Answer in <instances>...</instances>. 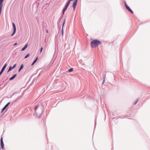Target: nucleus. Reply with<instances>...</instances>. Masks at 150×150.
Masks as SVG:
<instances>
[{
    "label": "nucleus",
    "mask_w": 150,
    "mask_h": 150,
    "mask_svg": "<svg viewBox=\"0 0 150 150\" xmlns=\"http://www.w3.org/2000/svg\"><path fill=\"white\" fill-rule=\"evenodd\" d=\"M101 43V41L97 39H95L92 41L91 43V45L92 48L96 47L100 45Z\"/></svg>",
    "instance_id": "f257e3e1"
},
{
    "label": "nucleus",
    "mask_w": 150,
    "mask_h": 150,
    "mask_svg": "<svg viewBox=\"0 0 150 150\" xmlns=\"http://www.w3.org/2000/svg\"><path fill=\"white\" fill-rule=\"evenodd\" d=\"M7 66V63H5L2 67L1 71H0V76L2 74Z\"/></svg>",
    "instance_id": "f03ea898"
},
{
    "label": "nucleus",
    "mask_w": 150,
    "mask_h": 150,
    "mask_svg": "<svg viewBox=\"0 0 150 150\" xmlns=\"http://www.w3.org/2000/svg\"><path fill=\"white\" fill-rule=\"evenodd\" d=\"M10 103V102H9L6 105H5L2 109L1 112V113L6 108Z\"/></svg>",
    "instance_id": "7ed1b4c3"
},
{
    "label": "nucleus",
    "mask_w": 150,
    "mask_h": 150,
    "mask_svg": "<svg viewBox=\"0 0 150 150\" xmlns=\"http://www.w3.org/2000/svg\"><path fill=\"white\" fill-rule=\"evenodd\" d=\"M28 44H26L24 46V47L22 48V49L21 50V51H23L24 50L28 47Z\"/></svg>",
    "instance_id": "20e7f679"
},
{
    "label": "nucleus",
    "mask_w": 150,
    "mask_h": 150,
    "mask_svg": "<svg viewBox=\"0 0 150 150\" xmlns=\"http://www.w3.org/2000/svg\"><path fill=\"white\" fill-rule=\"evenodd\" d=\"M17 74H14L13 76H12L11 77H10L9 78V80L10 81L12 80L15 78V77L17 76Z\"/></svg>",
    "instance_id": "39448f33"
},
{
    "label": "nucleus",
    "mask_w": 150,
    "mask_h": 150,
    "mask_svg": "<svg viewBox=\"0 0 150 150\" xmlns=\"http://www.w3.org/2000/svg\"><path fill=\"white\" fill-rule=\"evenodd\" d=\"M126 8L131 13H133V12L129 6L128 7L127 6V7Z\"/></svg>",
    "instance_id": "423d86ee"
},
{
    "label": "nucleus",
    "mask_w": 150,
    "mask_h": 150,
    "mask_svg": "<svg viewBox=\"0 0 150 150\" xmlns=\"http://www.w3.org/2000/svg\"><path fill=\"white\" fill-rule=\"evenodd\" d=\"M3 1H1L0 0V10H2V6H3V4L2 3Z\"/></svg>",
    "instance_id": "0eeeda50"
},
{
    "label": "nucleus",
    "mask_w": 150,
    "mask_h": 150,
    "mask_svg": "<svg viewBox=\"0 0 150 150\" xmlns=\"http://www.w3.org/2000/svg\"><path fill=\"white\" fill-rule=\"evenodd\" d=\"M38 57H37L35 59V60L33 61V62L31 64V66H33V65L37 61V60H38Z\"/></svg>",
    "instance_id": "6e6552de"
},
{
    "label": "nucleus",
    "mask_w": 150,
    "mask_h": 150,
    "mask_svg": "<svg viewBox=\"0 0 150 150\" xmlns=\"http://www.w3.org/2000/svg\"><path fill=\"white\" fill-rule=\"evenodd\" d=\"M77 4H75L74 3H73L72 5V7L73 8V10L74 11L75 10L76 7V6Z\"/></svg>",
    "instance_id": "1a4fd4ad"
},
{
    "label": "nucleus",
    "mask_w": 150,
    "mask_h": 150,
    "mask_svg": "<svg viewBox=\"0 0 150 150\" xmlns=\"http://www.w3.org/2000/svg\"><path fill=\"white\" fill-rule=\"evenodd\" d=\"M73 0H68L66 4L69 6L71 1H73Z\"/></svg>",
    "instance_id": "9d476101"
},
{
    "label": "nucleus",
    "mask_w": 150,
    "mask_h": 150,
    "mask_svg": "<svg viewBox=\"0 0 150 150\" xmlns=\"http://www.w3.org/2000/svg\"><path fill=\"white\" fill-rule=\"evenodd\" d=\"M73 0H68L66 4L69 6L71 1H73Z\"/></svg>",
    "instance_id": "9b49d317"
},
{
    "label": "nucleus",
    "mask_w": 150,
    "mask_h": 150,
    "mask_svg": "<svg viewBox=\"0 0 150 150\" xmlns=\"http://www.w3.org/2000/svg\"><path fill=\"white\" fill-rule=\"evenodd\" d=\"M16 31V29H13V32L11 35V36H13L15 34Z\"/></svg>",
    "instance_id": "f8f14e48"
},
{
    "label": "nucleus",
    "mask_w": 150,
    "mask_h": 150,
    "mask_svg": "<svg viewBox=\"0 0 150 150\" xmlns=\"http://www.w3.org/2000/svg\"><path fill=\"white\" fill-rule=\"evenodd\" d=\"M13 69V68L11 66H10L8 70L7 71V72H8L10 71H11L12 69Z\"/></svg>",
    "instance_id": "ddd939ff"
},
{
    "label": "nucleus",
    "mask_w": 150,
    "mask_h": 150,
    "mask_svg": "<svg viewBox=\"0 0 150 150\" xmlns=\"http://www.w3.org/2000/svg\"><path fill=\"white\" fill-rule=\"evenodd\" d=\"M38 107V105H35V106L34 107V110H35V112L36 113V114L37 113H36V111Z\"/></svg>",
    "instance_id": "4468645a"
},
{
    "label": "nucleus",
    "mask_w": 150,
    "mask_h": 150,
    "mask_svg": "<svg viewBox=\"0 0 150 150\" xmlns=\"http://www.w3.org/2000/svg\"><path fill=\"white\" fill-rule=\"evenodd\" d=\"M3 37H4V38H8L9 37V35H7V34H6L4 35Z\"/></svg>",
    "instance_id": "2eb2a0df"
},
{
    "label": "nucleus",
    "mask_w": 150,
    "mask_h": 150,
    "mask_svg": "<svg viewBox=\"0 0 150 150\" xmlns=\"http://www.w3.org/2000/svg\"><path fill=\"white\" fill-rule=\"evenodd\" d=\"M12 24L13 26V29H16V26L14 23H12Z\"/></svg>",
    "instance_id": "dca6fc26"
},
{
    "label": "nucleus",
    "mask_w": 150,
    "mask_h": 150,
    "mask_svg": "<svg viewBox=\"0 0 150 150\" xmlns=\"http://www.w3.org/2000/svg\"><path fill=\"white\" fill-rule=\"evenodd\" d=\"M55 59V58L53 59V58L51 60L50 63V64H52V65L53 64L54 61Z\"/></svg>",
    "instance_id": "f3484780"
},
{
    "label": "nucleus",
    "mask_w": 150,
    "mask_h": 150,
    "mask_svg": "<svg viewBox=\"0 0 150 150\" xmlns=\"http://www.w3.org/2000/svg\"><path fill=\"white\" fill-rule=\"evenodd\" d=\"M73 68H71L68 70V71L69 72H71L73 71Z\"/></svg>",
    "instance_id": "a211bd4d"
},
{
    "label": "nucleus",
    "mask_w": 150,
    "mask_h": 150,
    "mask_svg": "<svg viewBox=\"0 0 150 150\" xmlns=\"http://www.w3.org/2000/svg\"><path fill=\"white\" fill-rule=\"evenodd\" d=\"M1 148L2 149H3L4 148V144H1Z\"/></svg>",
    "instance_id": "6ab92c4d"
},
{
    "label": "nucleus",
    "mask_w": 150,
    "mask_h": 150,
    "mask_svg": "<svg viewBox=\"0 0 150 150\" xmlns=\"http://www.w3.org/2000/svg\"><path fill=\"white\" fill-rule=\"evenodd\" d=\"M106 78L105 76H104L103 77V81H102V84H103L104 83V82L105 81V78Z\"/></svg>",
    "instance_id": "aec40b11"
},
{
    "label": "nucleus",
    "mask_w": 150,
    "mask_h": 150,
    "mask_svg": "<svg viewBox=\"0 0 150 150\" xmlns=\"http://www.w3.org/2000/svg\"><path fill=\"white\" fill-rule=\"evenodd\" d=\"M138 100H139V99L138 98L137 99V100H136L135 101V102L134 103V105H136V104L138 102Z\"/></svg>",
    "instance_id": "412c9836"
},
{
    "label": "nucleus",
    "mask_w": 150,
    "mask_h": 150,
    "mask_svg": "<svg viewBox=\"0 0 150 150\" xmlns=\"http://www.w3.org/2000/svg\"><path fill=\"white\" fill-rule=\"evenodd\" d=\"M65 22H66V20H65V19H64V22H63V24H62V28H63V26L65 23Z\"/></svg>",
    "instance_id": "4be33fe9"
},
{
    "label": "nucleus",
    "mask_w": 150,
    "mask_h": 150,
    "mask_svg": "<svg viewBox=\"0 0 150 150\" xmlns=\"http://www.w3.org/2000/svg\"><path fill=\"white\" fill-rule=\"evenodd\" d=\"M0 141H1V144L4 143V142H3V138L2 137L1 138Z\"/></svg>",
    "instance_id": "5701e85b"
},
{
    "label": "nucleus",
    "mask_w": 150,
    "mask_h": 150,
    "mask_svg": "<svg viewBox=\"0 0 150 150\" xmlns=\"http://www.w3.org/2000/svg\"><path fill=\"white\" fill-rule=\"evenodd\" d=\"M23 64H22L21 65V66L20 67V68H19L20 69H22L23 68Z\"/></svg>",
    "instance_id": "b1692460"
},
{
    "label": "nucleus",
    "mask_w": 150,
    "mask_h": 150,
    "mask_svg": "<svg viewBox=\"0 0 150 150\" xmlns=\"http://www.w3.org/2000/svg\"><path fill=\"white\" fill-rule=\"evenodd\" d=\"M30 55L29 54H28L24 57L25 59H26Z\"/></svg>",
    "instance_id": "393cba45"
},
{
    "label": "nucleus",
    "mask_w": 150,
    "mask_h": 150,
    "mask_svg": "<svg viewBox=\"0 0 150 150\" xmlns=\"http://www.w3.org/2000/svg\"><path fill=\"white\" fill-rule=\"evenodd\" d=\"M78 1V0H75L73 3L77 4Z\"/></svg>",
    "instance_id": "a878e982"
},
{
    "label": "nucleus",
    "mask_w": 150,
    "mask_h": 150,
    "mask_svg": "<svg viewBox=\"0 0 150 150\" xmlns=\"http://www.w3.org/2000/svg\"><path fill=\"white\" fill-rule=\"evenodd\" d=\"M67 8L64 7L63 9V11H65Z\"/></svg>",
    "instance_id": "bb28decb"
},
{
    "label": "nucleus",
    "mask_w": 150,
    "mask_h": 150,
    "mask_svg": "<svg viewBox=\"0 0 150 150\" xmlns=\"http://www.w3.org/2000/svg\"><path fill=\"white\" fill-rule=\"evenodd\" d=\"M42 50H43V47H41L40 50V53H41L42 52Z\"/></svg>",
    "instance_id": "cd10ccee"
},
{
    "label": "nucleus",
    "mask_w": 150,
    "mask_h": 150,
    "mask_svg": "<svg viewBox=\"0 0 150 150\" xmlns=\"http://www.w3.org/2000/svg\"><path fill=\"white\" fill-rule=\"evenodd\" d=\"M125 6L126 8L127 7H127L128 6L127 5V4L126 3L125 1Z\"/></svg>",
    "instance_id": "c85d7f7f"
},
{
    "label": "nucleus",
    "mask_w": 150,
    "mask_h": 150,
    "mask_svg": "<svg viewBox=\"0 0 150 150\" xmlns=\"http://www.w3.org/2000/svg\"><path fill=\"white\" fill-rule=\"evenodd\" d=\"M62 37L63 36V28H62Z\"/></svg>",
    "instance_id": "c756f323"
},
{
    "label": "nucleus",
    "mask_w": 150,
    "mask_h": 150,
    "mask_svg": "<svg viewBox=\"0 0 150 150\" xmlns=\"http://www.w3.org/2000/svg\"><path fill=\"white\" fill-rule=\"evenodd\" d=\"M62 17H63V15H62V16L60 17L59 18V21H60V20H61V19H62Z\"/></svg>",
    "instance_id": "7c9ffc66"
},
{
    "label": "nucleus",
    "mask_w": 150,
    "mask_h": 150,
    "mask_svg": "<svg viewBox=\"0 0 150 150\" xmlns=\"http://www.w3.org/2000/svg\"><path fill=\"white\" fill-rule=\"evenodd\" d=\"M16 64H15L13 65V67H12L13 68V69H14V68L15 67H16Z\"/></svg>",
    "instance_id": "2f4dec72"
},
{
    "label": "nucleus",
    "mask_w": 150,
    "mask_h": 150,
    "mask_svg": "<svg viewBox=\"0 0 150 150\" xmlns=\"http://www.w3.org/2000/svg\"><path fill=\"white\" fill-rule=\"evenodd\" d=\"M69 6L67 5H66V4H65V6H64V7H66V8H68V7Z\"/></svg>",
    "instance_id": "473e14b6"
},
{
    "label": "nucleus",
    "mask_w": 150,
    "mask_h": 150,
    "mask_svg": "<svg viewBox=\"0 0 150 150\" xmlns=\"http://www.w3.org/2000/svg\"><path fill=\"white\" fill-rule=\"evenodd\" d=\"M65 11H64L62 10V15L63 16V15L64 14Z\"/></svg>",
    "instance_id": "72a5a7b5"
},
{
    "label": "nucleus",
    "mask_w": 150,
    "mask_h": 150,
    "mask_svg": "<svg viewBox=\"0 0 150 150\" xmlns=\"http://www.w3.org/2000/svg\"><path fill=\"white\" fill-rule=\"evenodd\" d=\"M21 70L22 69H21L19 68V69H18V72H20Z\"/></svg>",
    "instance_id": "f704fd0d"
},
{
    "label": "nucleus",
    "mask_w": 150,
    "mask_h": 150,
    "mask_svg": "<svg viewBox=\"0 0 150 150\" xmlns=\"http://www.w3.org/2000/svg\"><path fill=\"white\" fill-rule=\"evenodd\" d=\"M17 44V43H14V44L13 45H14V46H15V45H16Z\"/></svg>",
    "instance_id": "c9c22d12"
},
{
    "label": "nucleus",
    "mask_w": 150,
    "mask_h": 150,
    "mask_svg": "<svg viewBox=\"0 0 150 150\" xmlns=\"http://www.w3.org/2000/svg\"><path fill=\"white\" fill-rule=\"evenodd\" d=\"M45 42H47V41H46V38H45Z\"/></svg>",
    "instance_id": "e433bc0d"
},
{
    "label": "nucleus",
    "mask_w": 150,
    "mask_h": 150,
    "mask_svg": "<svg viewBox=\"0 0 150 150\" xmlns=\"http://www.w3.org/2000/svg\"><path fill=\"white\" fill-rule=\"evenodd\" d=\"M48 30H46V33H48Z\"/></svg>",
    "instance_id": "4c0bfd02"
},
{
    "label": "nucleus",
    "mask_w": 150,
    "mask_h": 150,
    "mask_svg": "<svg viewBox=\"0 0 150 150\" xmlns=\"http://www.w3.org/2000/svg\"><path fill=\"white\" fill-rule=\"evenodd\" d=\"M118 118H117V117H115V118H113V119H117Z\"/></svg>",
    "instance_id": "58836bf2"
},
{
    "label": "nucleus",
    "mask_w": 150,
    "mask_h": 150,
    "mask_svg": "<svg viewBox=\"0 0 150 150\" xmlns=\"http://www.w3.org/2000/svg\"><path fill=\"white\" fill-rule=\"evenodd\" d=\"M20 98V97H18L17 98V100H18L19 98Z\"/></svg>",
    "instance_id": "ea45409f"
},
{
    "label": "nucleus",
    "mask_w": 150,
    "mask_h": 150,
    "mask_svg": "<svg viewBox=\"0 0 150 150\" xmlns=\"http://www.w3.org/2000/svg\"><path fill=\"white\" fill-rule=\"evenodd\" d=\"M40 75V74H39L38 75V76H39Z\"/></svg>",
    "instance_id": "a19ab883"
},
{
    "label": "nucleus",
    "mask_w": 150,
    "mask_h": 150,
    "mask_svg": "<svg viewBox=\"0 0 150 150\" xmlns=\"http://www.w3.org/2000/svg\"><path fill=\"white\" fill-rule=\"evenodd\" d=\"M1 85H2V84H0V86H1Z\"/></svg>",
    "instance_id": "79ce46f5"
},
{
    "label": "nucleus",
    "mask_w": 150,
    "mask_h": 150,
    "mask_svg": "<svg viewBox=\"0 0 150 150\" xmlns=\"http://www.w3.org/2000/svg\"><path fill=\"white\" fill-rule=\"evenodd\" d=\"M1 85H2V84H0V86H1Z\"/></svg>",
    "instance_id": "37998d69"
}]
</instances>
